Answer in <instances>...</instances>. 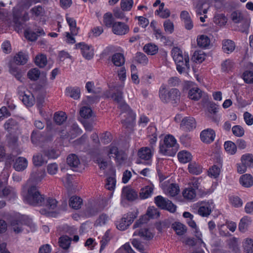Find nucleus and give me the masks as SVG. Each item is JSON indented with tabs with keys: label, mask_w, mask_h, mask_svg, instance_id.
<instances>
[{
	"label": "nucleus",
	"mask_w": 253,
	"mask_h": 253,
	"mask_svg": "<svg viewBox=\"0 0 253 253\" xmlns=\"http://www.w3.org/2000/svg\"><path fill=\"white\" fill-rule=\"evenodd\" d=\"M188 96L192 100H198L202 96V91L197 87H193L189 90Z\"/></svg>",
	"instance_id": "nucleus-40"
},
{
	"label": "nucleus",
	"mask_w": 253,
	"mask_h": 253,
	"mask_svg": "<svg viewBox=\"0 0 253 253\" xmlns=\"http://www.w3.org/2000/svg\"><path fill=\"white\" fill-rule=\"evenodd\" d=\"M66 19L70 27L71 34L73 36L77 35L78 33V29L76 27V20L74 18L69 17L68 15L66 16Z\"/></svg>",
	"instance_id": "nucleus-35"
},
{
	"label": "nucleus",
	"mask_w": 253,
	"mask_h": 253,
	"mask_svg": "<svg viewBox=\"0 0 253 253\" xmlns=\"http://www.w3.org/2000/svg\"><path fill=\"white\" fill-rule=\"evenodd\" d=\"M159 95L163 102H167L170 101L169 91H167L165 87L161 86L160 88Z\"/></svg>",
	"instance_id": "nucleus-58"
},
{
	"label": "nucleus",
	"mask_w": 253,
	"mask_h": 253,
	"mask_svg": "<svg viewBox=\"0 0 253 253\" xmlns=\"http://www.w3.org/2000/svg\"><path fill=\"white\" fill-rule=\"evenodd\" d=\"M197 42L199 46L206 48L210 45L211 41L207 36L201 35L198 36Z\"/></svg>",
	"instance_id": "nucleus-33"
},
{
	"label": "nucleus",
	"mask_w": 253,
	"mask_h": 253,
	"mask_svg": "<svg viewBox=\"0 0 253 253\" xmlns=\"http://www.w3.org/2000/svg\"><path fill=\"white\" fill-rule=\"evenodd\" d=\"M28 166V161L23 157H19L16 159L13 168L18 171L24 170L26 169Z\"/></svg>",
	"instance_id": "nucleus-22"
},
{
	"label": "nucleus",
	"mask_w": 253,
	"mask_h": 253,
	"mask_svg": "<svg viewBox=\"0 0 253 253\" xmlns=\"http://www.w3.org/2000/svg\"><path fill=\"white\" fill-rule=\"evenodd\" d=\"M155 203L158 207L171 212H174L176 211V207L170 201L162 196H158L155 198Z\"/></svg>",
	"instance_id": "nucleus-7"
},
{
	"label": "nucleus",
	"mask_w": 253,
	"mask_h": 253,
	"mask_svg": "<svg viewBox=\"0 0 253 253\" xmlns=\"http://www.w3.org/2000/svg\"><path fill=\"white\" fill-rule=\"evenodd\" d=\"M164 3H161L159 9L156 11L155 13H157L162 18H167L170 16V11L168 9H164Z\"/></svg>",
	"instance_id": "nucleus-52"
},
{
	"label": "nucleus",
	"mask_w": 253,
	"mask_h": 253,
	"mask_svg": "<svg viewBox=\"0 0 253 253\" xmlns=\"http://www.w3.org/2000/svg\"><path fill=\"white\" fill-rule=\"evenodd\" d=\"M68 165L74 170L77 171L81 166V162L77 155L74 154H70L67 158Z\"/></svg>",
	"instance_id": "nucleus-19"
},
{
	"label": "nucleus",
	"mask_w": 253,
	"mask_h": 253,
	"mask_svg": "<svg viewBox=\"0 0 253 253\" xmlns=\"http://www.w3.org/2000/svg\"><path fill=\"white\" fill-rule=\"evenodd\" d=\"M129 30L128 26L122 22H115L112 27L113 34L118 36L125 35L129 32Z\"/></svg>",
	"instance_id": "nucleus-14"
},
{
	"label": "nucleus",
	"mask_w": 253,
	"mask_h": 253,
	"mask_svg": "<svg viewBox=\"0 0 253 253\" xmlns=\"http://www.w3.org/2000/svg\"><path fill=\"white\" fill-rule=\"evenodd\" d=\"M221 167V166H217L216 165L212 166L209 169V176L214 178L217 177L220 174Z\"/></svg>",
	"instance_id": "nucleus-55"
},
{
	"label": "nucleus",
	"mask_w": 253,
	"mask_h": 253,
	"mask_svg": "<svg viewBox=\"0 0 253 253\" xmlns=\"http://www.w3.org/2000/svg\"><path fill=\"white\" fill-rule=\"evenodd\" d=\"M245 251L248 253H253V240L251 239H247L243 243Z\"/></svg>",
	"instance_id": "nucleus-62"
},
{
	"label": "nucleus",
	"mask_w": 253,
	"mask_h": 253,
	"mask_svg": "<svg viewBox=\"0 0 253 253\" xmlns=\"http://www.w3.org/2000/svg\"><path fill=\"white\" fill-rule=\"evenodd\" d=\"M242 78L245 83L251 84L253 83V72L246 71L243 73Z\"/></svg>",
	"instance_id": "nucleus-64"
},
{
	"label": "nucleus",
	"mask_w": 253,
	"mask_h": 253,
	"mask_svg": "<svg viewBox=\"0 0 253 253\" xmlns=\"http://www.w3.org/2000/svg\"><path fill=\"white\" fill-rule=\"evenodd\" d=\"M135 59L138 63L142 65H146L148 63V59L147 56L141 52L136 53Z\"/></svg>",
	"instance_id": "nucleus-59"
},
{
	"label": "nucleus",
	"mask_w": 253,
	"mask_h": 253,
	"mask_svg": "<svg viewBox=\"0 0 253 253\" xmlns=\"http://www.w3.org/2000/svg\"><path fill=\"white\" fill-rule=\"evenodd\" d=\"M224 146L225 151L230 155H234L237 151V146L232 141H226L224 143Z\"/></svg>",
	"instance_id": "nucleus-46"
},
{
	"label": "nucleus",
	"mask_w": 253,
	"mask_h": 253,
	"mask_svg": "<svg viewBox=\"0 0 253 253\" xmlns=\"http://www.w3.org/2000/svg\"><path fill=\"white\" fill-rule=\"evenodd\" d=\"M28 61V56L23 53L19 52L14 56V61L16 64L24 65Z\"/></svg>",
	"instance_id": "nucleus-49"
},
{
	"label": "nucleus",
	"mask_w": 253,
	"mask_h": 253,
	"mask_svg": "<svg viewBox=\"0 0 253 253\" xmlns=\"http://www.w3.org/2000/svg\"><path fill=\"white\" fill-rule=\"evenodd\" d=\"M122 196L128 201L135 200L138 197L137 192L129 187H124L122 189Z\"/></svg>",
	"instance_id": "nucleus-17"
},
{
	"label": "nucleus",
	"mask_w": 253,
	"mask_h": 253,
	"mask_svg": "<svg viewBox=\"0 0 253 253\" xmlns=\"http://www.w3.org/2000/svg\"><path fill=\"white\" fill-rule=\"evenodd\" d=\"M227 18L223 14H217L213 18L214 23L219 26H222L225 25L227 22Z\"/></svg>",
	"instance_id": "nucleus-51"
},
{
	"label": "nucleus",
	"mask_w": 253,
	"mask_h": 253,
	"mask_svg": "<svg viewBox=\"0 0 253 253\" xmlns=\"http://www.w3.org/2000/svg\"><path fill=\"white\" fill-rule=\"evenodd\" d=\"M158 47L153 43L146 44L143 47V50L145 53L150 55L156 54L158 51Z\"/></svg>",
	"instance_id": "nucleus-37"
},
{
	"label": "nucleus",
	"mask_w": 253,
	"mask_h": 253,
	"mask_svg": "<svg viewBox=\"0 0 253 253\" xmlns=\"http://www.w3.org/2000/svg\"><path fill=\"white\" fill-rule=\"evenodd\" d=\"M241 162L248 168H253V155L250 154L243 155L241 158Z\"/></svg>",
	"instance_id": "nucleus-44"
},
{
	"label": "nucleus",
	"mask_w": 253,
	"mask_h": 253,
	"mask_svg": "<svg viewBox=\"0 0 253 253\" xmlns=\"http://www.w3.org/2000/svg\"><path fill=\"white\" fill-rule=\"evenodd\" d=\"M26 217L24 215H19L13 217L11 220L10 226L15 233H21L24 229Z\"/></svg>",
	"instance_id": "nucleus-6"
},
{
	"label": "nucleus",
	"mask_w": 253,
	"mask_h": 253,
	"mask_svg": "<svg viewBox=\"0 0 253 253\" xmlns=\"http://www.w3.org/2000/svg\"><path fill=\"white\" fill-rule=\"evenodd\" d=\"M171 54L176 64V69L180 74L184 73L190 68L189 57L187 52L174 47L171 50Z\"/></svg>",
	"instance_id": "nucleus-2"
},
{
	"label": "nucleus",
	"mask_w": 253,
	"mask_h": 253,
	"mask_svg": "<svg viewBox=\"0 0 253 253\" xmlns=\"http://www.w3.org/2000/svg\"><path fill=\"white\" fill-rule=\"evenodd\" d=\"M239 181L240 184L245 187H250L253 185V177L250 174L242 175Z\"/></svg>",
	"instance_id": "nucleus-30"
},
{
	"label": "nucleus",
	"mask_w": 253,
	"mask_h": 253,
	"mask_svg": "<svg viewBox=\"0 0 253 253\" xmlns=\"http://www.w3.org/2000/svg\"><path fill=\"white\" fill-rule=\"evenodd\" d=\"M111 60L115 66L118 67H122L125 62L123 54L120 53L114 54L112 56Z\"/></svg>",
	"instance_id": "nucleus-32"
},
{
	"label": "nucleus",
	"mask_w": 253,
	"mask_h": 253,
	"mask_svg": "<svg viewBox=\"0 0 253 253\" xmlns=\"http://www.w3.org/2000/svg\"><path fill=\"white\" fill-rule=\"evenodd\" d=\"M179 149L175 138L171 134L166 135L163 142H160L159 152L164 155L173 156Z\"/></svg>",
	"instance_id": "nucleus-4"
},
{
	"label": "nucleus",
	"mask_w": 253,
	"mask_h": 253,
	"mask_svg": "<svg viewBox=\"0 0 253 253\" xmlns=\"http://www.w3.org/2000/svg\"><path fill=\"white\" fill-rule=\"evenodd\" d=\"M57 205V201L52 198H48L46 200V203L45 204V207L48 210L47 211H45V210L42 209L41 210L40 212L42 214L49 215L51 211L54 210Z\"/></svg>",
	"instance_id": "nucleus-21"
},
{
	"label": "nucleus",
	"mask_w": 253,
	"mask_h": 253,
	"mask_svg": "<svg viewBox=\"0 0 253 253\" xmlns=\"http://www.w3.org/2000/svg\"><path fill=\"white\" fill-rule=\"evenodd\" d=\"M172 227L178 235H183L186 231V227L183 224L175 222L172 224Z\"/></svg>",
	"instance_id": "nucleus-48"
},
{
	"label": "nucleus",
	"mask_w": 253,
	"mask_h": 253,
	"mask_svg": "<svg viewBox=\"0 0 253 253\" xmlns=\"http://www.w3.org/2000/svg\"><path fill=\"white\" fill-rule=\"evenodd\" d=\"M121 7L123 11H130L133 4V0H121Z\"/></svg>",
	"instance_id": "nucleus-57"
},
{
	"label": "nucleus",
	"mask_w": 253,
	"mask_h": 253,
	"mask_svg": "<svg viewBox=\"0 0 253 253\" xmlns=\"http://www.w3.org/2000/svg\"><path fill=\"white\" fill-rule=\"evenodd\" d=\"M45 33L42 28H38L36 32L26 31L25 32V36L26 39L30 41H35L38 39V36L44 35Z\"/></svg>",
	"instance_id": "nucleus-24"
},
{
	"label": "nucleus",
	"mask_w": 253,
	"mask_h": 253,
	"mask_svg": "<svg viewBox=\"0 0 253 253\" xmlns=\"http://www.w3.org/2000/svg\"><path fill=\"white\" fill-rule=\"evenodd\" d=\"M17 126V122L13 119H8L4 124V127L5 129L8 131H10L12 129L16 128Z\"/></svg>",
	"instance_id": "nucleus-61"
},
{
	"label": "nucleus",
	"mask_w": 253,
	"mask_h": 253,
	"mask_svg": "<svg viewBox=\"0 0 253 253\" xmlns=\"http://www.w3.org/2000/svg\"><path fill=\"white\" fill-rule=\"evenodd\" d=\"M133 235H139L141 237L147 240L151 239L153 237V234L149 230L146 228L141 229L139 231H135L133 233Z\"/></svg>",
	"instance_id": "nucleus-41"
},
{
	"label": "nucleus",
	"mask_w": 253,
	"mask_h": 253,
	"mask_svg": "<svg viewBox=\"0 0 253 253\" xmlns=\"http://www.w3.org/2000/svg\"><path fill=\"white\" fill-rule=\"evenodd\" d=\"M109 199L105 197H100L96 201V212L101 211L108 205Z\"/></svg>",
	"instance_id": "nucleus-31"
},
{
	"label": "nucleus",
	"mask_w": 253,
	"mask_h": 253,
	"mask_svg": "<svg viewBox=\"0 0 253 253\" xmlns=\"http://www.w3.org/2000/svg\"><path fill=\"white\" fill-rule=\"evenodd\" d=\"M135 216L132 213L125 215L117 223V227L120 230H125L133 222Z\"/></svg>",
	"instance_id": "nucleus-12"
},
{
	"label": "nucleus",
	"mask_w": 253,
	"mask_h": 253,
	"mask_svg": "<svg viewBox=\"0 0 253 253\" xmlns=\"http://www.w3.org/2000/svg\"><path fill=\"white\" fill-rule=\"evenodd\" d=\"M22 195L24 202L33 206H42L44 203V197L41 194L38 187L34 185L23 186Z\"/></svg>",
	"instance_id": "nucleus-1"
},
{
	"label": "nucleus",
	"mask_w": 253,
	"mask_h": 253,
	"mask_svg": "<svg viewBox=\"0 0 253 253\" xmlns=\"http://www.w3.org/2000/svg\"><path fill=\"white\" fill-rule=\"evenodd\" d=\"M154 155L153 148L143 147L140 148L137 152L139 158L143 160V163L145 165L150 166L152 163V158Z\"/></svg>",
	"instance_id": "nucleus-5"
},
{
	"label": "nucleus",
	"mask_w": 253,
	"mask_h": 253,
	"mask_svg": "<svg viewBox=\"0 0 253 253\" xmlns=\"http://www.w3.org/2000/svg\"><path fill=\"white\" fill-rule=\"evenodd\" d=\"M36 65L40 68H43L47 64V58L46 55L43 54L37 55L35 59Z\"/></svg>",
	"instance_id": "nucleus-45"
},
{
	"label": "nucleus",
	"mask_w": 253,
	"mask_h": 253,
	"mask_svg": "<svg viewBox=\"0 0 253 253\" xmlns=\"http://www.w3.org/2000/svg\"><path fill=\"white\" fill-rule=\"evenodd\" d=\"M105 151L110 158H114L120 151L118 147L114 144H110L109 146L105 147Z\"/></svg>",
	"instance_id": "nucleus-47"
},
{
	"label": "nucleus",
	"mask_w": 253,
	"mask_h": 253,
	"mask_svg": "<svg viewBox=\"0 0 253 253\" xmlns=\"http://www.w3.org/2000/svg\"><path fill=\"white\" fill-rule=\"evenodd\" d=\"M9 72L18 81H20V82H23L24 79L23 76L24 74V72L21 69H19L17 67L9 65Z\"/></svg>",
	"instance_id": "nucleus-26"
},
{
	"label": "nucleus",
	"mask_w": 253,
	"mask_h": 253,
	"mask_svg": "<svg viewBox=\"0 0 253 253\" xmlns=\"http://www.w3.org/2000/svg\"><path fill=\"white\" fill-rule=\"evenodd\" d=\"M66 115L63 112H57L54 114V120L55 122L58 125L62 124L66 121Z\"/></svg>",
	"instance_id": "nucleus-56"
},
{
	"label": "nucleus",
	"mask_w": 253,
	"mask_h": 253,
	"mask_svg": "<svg viewBox=\"0 0 253 253\" xmlns=\"http://www.w3.org/2000/svg\"><path fill=\"white\" fill-rule=\"evenodd\" d=\"M82 204L83 200L79 197L72 196L70 199L69 205L73 209L76 210L80 209Z\"/></svg>",
	"instance_id": "nucleus-42"
},
{
	"label": "nucleus",
	"mask_w": 253,
	"mask_h": 253,
	"mask_svg": "<svg viewBox=\"0 0 253 253\" xmlns=\"http://www.w3.org/2000/svg\"><path fill=\"white\" fill-rule=\"evenodd\" d=\"M17 196L15 188L11 186H6L2 188L0 192V197H5L9 199H14Z\"/></svg>",
	"instance_id": "nucleus-20"
},
{
	"label": "nucleus",
	"mask_w": 253,
	"mask_h": 253,
	"mask_svg": "<svg viewBox=\"0 0 253 253\" xmlns=\"http://www.w3.org/2000/svg\"><path fill=\"white\" fill-rule=\"evenodd\" d=\"M123 86H121L117 92L114 93L112 95V98L119 105V106L123 113H126L127 117L126 120H122L124 124H130L136 118V114L130 109L128 105L126 104L123 99L122 92Z\"/></svg>",
	"instance_id": "nucleus-3"
},
{
	"label": "nucleus",
	"mask_w": 253,
	"mask_h": 253,
	"mask_svg": "<svg viewBox=\"0 0 253 253\" xmlns=\"http://www.w3.org/2000/svg\"><path fill=\"white\" fill-rule=\"evenodd\" d=\"M215 137L214 131L211 128H207L201 131L200 138L202 141L206 144H210L212 142Z\"/></svg>",
	"instance_id": "nucleus-16"
},
{
	"label": "nucleus",
	"mask_w": 253,
	"mask_h": 253,
	"mask_svg": "<svg viewBox=\"0 0 253 253\" xmlns=\"http://www.w3.org/2000/svg\"><path fill=\"white\" fill-rule=\"evenodd\" d=\"M30 12L34 19L44 16L46 12L44 8L41 5L35 6L30 9Z\"/></svg>",
	"instance_id": "nucleus-28"
},
{
	"label": "nucleus",
	"mask_w": 253,
	"mask_h": 253,
	"mask_svg": "<svg viewBox=\"0 0 253 253\" xmlns=\"http://www.w3.org/2000/svg\"><path fill=\"white\" fill-rule=\"evenodd\" d=\"M126 158L127 156L126 154L122 151H119V152L114 157L116 162L119 165H122L124 164Z\"/></svg>",
	"instance_id": "nucleus-63"
},
{
	"label": "nucleus",
	"mask_w": 253,
	"mask_h": 253,
	"mask_svg": "<svg viewBox=\"0 0 253 253\" xmlns=\"http://www.w3.org/2000/svg\"><path fill=\"white\" fill-rule=\"evenodd\" d=\"M106 174L110 175L108 176L105 179L104 187L106 189L112 192V196L116 189L117 184L115 168L114 167H110V173H106Z\"/></svg>",
	"instance_id": "nucleus-8"
},
{
	"label": "nucleus",
	"mask_w": 253,
	"mask_h": 253,
	"mask_svg": "<svg viewBox=\"0 0 253 253\" xmlns=\"http://www.w3.org/2000/svg\"><path fill=\"white\" fill-rule=\"evenodd\" d=\"M188 170L190 173L199 175L202 172V168L195 162H191L188 165Z\"/></svg>",
	"instance_id": "nucleus-38"
},
{
	"label": "nucleus",
	"mask_w": 253,
	"mask_h": 253,
	"mask_svg": "<svg viewBox=\"0 0 253 253\" xmlns=\"http://www.w3.org/2000/svg\"><path fill=\"white\" fill-rule=\"evenodd\" d=\"M159 216L158 210L154 207H149L147 210L146 214L138 220L133 225V228H136L143 223L146 222L147 217L149 218H156Z\"/></svg>",
	"instance_id": "nucleus-9"
},
{
	"label": "nucleus",
	"mask_w": 253,
	"mask_h": 253,
	"mask_svg": "<svg viewBox=\"0 0 253 253\" xmlns=\"http://www.w3.org/2000/svg\"><path fill=\"white\" fill-rule=\"evenodd\" d=\"M65 94L75 100L80 98L81 90L79 87H68L66 88Z\"/></svg>",
	"instance_id": "nucleus-25"
},
{
	"label": "nucleus",
	"mask_w": 253,
	"mask_h": 253,
	"mask_svg": "<svg viewBox=\"0 0 253 253\" xmlns=\"http://www.w3.org/2000/svg\"><path fill=\"white\" fill-rule=\"evenodd\" d=\"M161 187L164 193L169 196L174 197L179 192V186L176 184L172 183L168 185V183L165 181L161 184Z\"/></svg>",
	"instance_id": "nucleus-15"
},
{
	"label": "nucleus",
	"mask_w": 253,
	"mask_h": 253,
	"mask_svg": "<svg viewBox=\"0 0 253 253\" xmlns=\"http://www.w3.org/2000/svg\"><path fill=\"white\" fill-rule=\"evenodd\" d=\"M182 195L185 199L188 201H192L196 199V192L192 187H188L183 190Z\"/></svg>",
	"instance_id": "nucleus-27"
},
{
	"label": "nucleus",
	"mask_w": 253,
	"mask_h": 253,
	"mask_svg": "<svg viewBox=\"0 0 253 253\" xmlns=\"http://www.w3.org/2000/svg\"><path fill=\"white\" fill-rule=\"evenodd\" d=\"M196 127V122L194 118L184 117L180 124V127L185 131L190 130Z\"/></svg>",
	"instance_id": "nucleus-18"
},
{
	"label": "nucleus",
	"mask_w": 253,
	"mask_h": 253,
	"mask_svg": "<svg viewBox=\"0 0 253 253\" xmlns=\"http://www.w3.org/2000/svg\"><path fill=\"white\" fill-rule=\"evenodd\" d=\"M251 219L250 217L245 216L242 217L239 224V229L240 231L245 232L251 223Z\"/></svg>",
	"instance_id": "nucleus-34"
},
{
	"label": "nucleus",
	"mask_w": 253,
	"mask_h": 253,
	"mask_svg": "<svg viewBox=\"0 0 253 253\" xmlns=\"http://www.w3.org/2000/svg\"><path fill=\"white\" fill-rule=\"evenodd\" d=\"M40 75V72L37 68H33L29 71L27 74L28 77L33 81H37Z\"/></svg>",
	"instance_id": "nucleus-60"
},
{
	"label": "nucleus",
	"mask_w": 253,
	"mask_h": 253,
	"mask_svg": "<svg viewBox=\"0 0 253 253\" xmlns=\"http://www.w3.org/2000/svg\"><path fill=\"white\" fill-rule=\"evenodd\" d=\"M71 241V238L68 237V236H62L59 239V245L62 249L67 250L70 247Z\"/></svg>",
	"instance_id": "nucleus-39"
},
{
	"label": "nucleus",
	"mask_w": 253,
	"mask_h": 253,
	"mask_svg": "<svg viewBox=\"0 0 253 253\" xmlns=\"http://www.w3.org/2000/svg\"><path fill=\"white\" fill-rule=\"evenodd\" d=\"M133 247L141 253H145L147 249V245L140 242L139 240L133 239L131 241Z\"/></svg>",
	"instance_id": "nucleus-50"
},
{
	"label": "nucleus",
	"mask_w": 253,
	"mask_h": 253,
	"mask_svg": "<svg viewBox=\"0 0 253 253\" xmlns=\"http://www.w3.org/2000/svg\"><path fill=\"white\" fill-rule=\"evenodd\" d=\"M18 93L21 97L23 103L27 107L32 106L35 103V98L33 95L29 91L27 93L23 92L22 89H24V86L18 87Z\"/></svg>",
	"instance_id": "nucleus-13"
},
{
	"label": "nucleus",
	"mask_w": 253,
	"mask_h": 253,
	"mask_svg": "<svg viewBox=\"0 0 253 253\" xmlns=\"http://www.w3.org/2000/svg\"><path fill=\"white\" fill-rule=\"evenodd\" d=\"M199 204L198 213L203 217L208 216L214 208L213 203L211 200L201 202Z\"/></svg>",
	"instance_id": "nucleus-11"
},
{
	"label": "nucleus",
	"mask_w": 253,
	"mask_h": 253,
	"mask_svg": "<svg viewBox=\"0 0 253 253\" xmlns=\"http://www.w3.org/2000/svg\"><path fill=\"white\" fill-rule=\"evenodd\" d=\"M97 164L99 169L101 170L108 169V172L106 173H110V167H114L109 161L103 158H99L97 160Z\"/></svg>",
	"instance_id": "nucleus-36"
},
{
	"label": "nucleus",
	"mask_w": 253,
	"mask_h": 253,
	"mask_svg": "<svg viewBox=\"0 0 253 253\" xmlns=\"http://www.w3.org/2000/svg\"><path fill=\"white\" fill-rule=\"evenodd\" d=\"M206 55L202 50L195 51L193 54V59L197 63H202L206 58Z\"/></svg>",
	"instance_id": "nucleus-54"
},
{
	"label": "nucleus",
	"mask_w": 253,
	"mask_h": 253,
	"mask_svg": "<svg viewBox=\"0 0 253 253\" xmlns=\"http://www.w3.org/2000/svg\"><path fill=\"white\" fill-rule=\"evenodd\" d=\"M235 48L234 42L230 40H224L222 41V49L224 52L229 54L232 52Z\"/></svg>",
	"instance_id": "nucleus-29"
},
{
	"label": "nucleus",
	"mask_w": 253,
	"mask_h": 253,
	"mask_svg": "<svg viewBox=\"0 0 253 253\" xmlns=\"http://www.w3.org/2000/svg\"><path fill=\"white\" fill-rule=\"evenodd\" d=\"M76 49H80L83 56L87 60H90L94 56V48L91 45H89L84 42L75 44Z\"/></svg>",
	"instance_id": "nucleus-10"
},
{
	"label": "nucleus",
	"mask_w": 253,
	"mask_h": 253,
	"mask_svg": "<svg viewBox=\"0 0 253 253\" xmlns=\"http://www.w3.org/2000/svg\"><path fill=\"white\" fill-rule=\"evenodd\" d=\"M103 22L105 26L107 27H112L114 25V21L113 15L110 12L106 13L103 16Z\"/></svg>",
	"instance_id": "nucleus-53"
},
{
	"label": "nucleus",
	"mask_w": 253,
	"mask_h": 253,
	"mask_svg": "<svg viewBox=\"0 0 253 253\" xmlns=\"http://www.w3.org/2000/svg\"><path fill=\"white\" fill-rule=\"evenodd\" d=\"M179 161L182 163H187L192 159L191 154L188 151H182L178 153Z\"/></svg>",
	"instance_id": "nucleus-43"
},
{
	"label": "nucleus",
	"mask_w": 253,
	"mask_h": 253,
	"mask_svg": "<svg viewBox=\"0 0 253 253\" xmlns=\"http://www.w3.org/2000/svg\"><path fill=\"white\" fill-rule=\"evenodd\" d=\"M154 186L151 183L147 186H145L141 189L139 196L141 199H146L150 197L153 192Z\"/></svg>",
	"instance_id": "nucleus-23"
}]
</instances>
